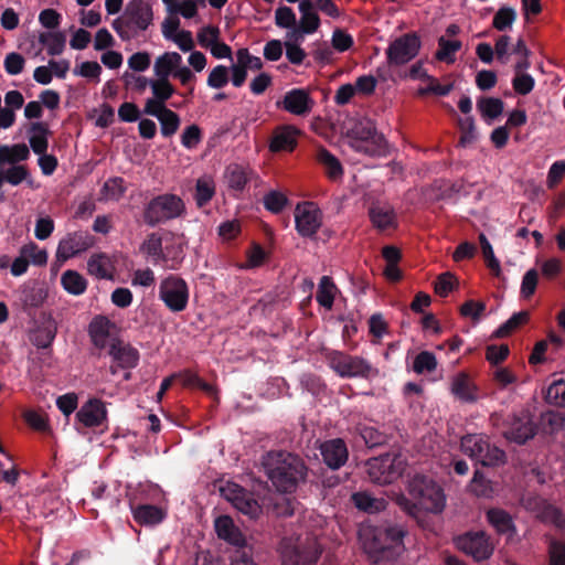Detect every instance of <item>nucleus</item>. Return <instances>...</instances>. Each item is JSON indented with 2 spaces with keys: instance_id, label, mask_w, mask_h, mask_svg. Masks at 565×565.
I'll return each mask as SVG.
<instances>
[{
  "instance_id": "40",
  "label": "nucleus",
  "mask_w": 565,
  "mask_h": 565,
  "mask_svg": "<svg viewBox=\"0 0 565 565\" xmlns=\"http://www.w3.org/2000/svg\"><path fill=\"white\" fill-rule=\"evenodd\" d=\"M337 287L329 276H322L318 286L316 299L320 306L331 309L334 301Z\"/></svg>"
},
{
  "instance_id": "27",
  "label": "nucleus",
  "mask_w": 565,
  "mask_h": 565,
  "mask_svg": "<svg viewBox=\"0 0 565 565\" xmlns=\"http://www.w3.org/2000/svg\"><path fill=\"white\" fill-rule=\"evenodd\" d=\"M181 64L182 56L179 53L166 52L159 55L153 63L154 76L169 79L170 76H174Z\"/></svg>"
},
{
  "instance_id": "23",
  "label": "nucleus",
  "mask_w": 565,
  "mask_h": 565,
  "mask_svg": "<svg viewBox=\"0 0 565 565\" xmlns=\"http://www.w3.org/2000/svg\"><path fill=\"white\" fill-rule=\"evenodd\" d=\"M370 220L379 231H386L397 226V217L394 209L390 205L373 204L369 210Z\"/></svg>"
},
{
  "instance_id": "30",
  "label": "nucleus",
  "mask_w": 565,
  "mask_h": 565,
  "mask_svg": "<svg viewBox=\"0 0 565 565\" xmlns=\"http://www.w3.org/2000/svg\"><path fill=\"white\" fill-rule=\"evenodd\" d=\"M28 135L30 147L34 153L43 154L46 152L49 147L47 137L50 135V130L46 124L41 121L32 122Z\"/></svg>"
},
{
  "instance_id": "14",
  "label": "nucleus",
  "mask_w": 565,
  "mask_h": 565,
  "mask_svg": "<svg viewBox=\"0 0 565 565\" xmlns=\"http://www.w3.org/2000/svg\"><path fill=\"white\" fill-rule=\"evenodd\" d=\"M107 420V409L105 404L97 398H92L84 403L75 415V429L82 431L83 428H95L104 425Z\"/></svg>"
},
{
  "instance_id": "2",
  "label": "nucleus",
  "mask_w": 565,
  "mask_h": 565,
  "mask_svg": "<svg viewBox=\"0 0 565 565\" xmlns=\"http://www.w3.org/2000/svg\"><path fill=\"white\" fill-rule=\"evenodd\" d=\"M267 478L279 492L291 493L307 477V466L297 455L270 451L263 459Z\"/></svg>"
},
{
  "instance_id": "11",
  "label": "nucleus",
  "mask_w": 565,
  "mask_h": 565,
  "mask_svg": "<svg viewBox=\"0 0 565 565\" xmlns=\"http://www.w3.org/2000/svg\"><path fill=\"white\" fill-rule=\"evenodd\" d=\"M330 367L341 377L367 379L377 374V371L363 358L333 352L329 358Z\"/></svg>"
},
{
  "instance_id": "45",
  "label": "nucleus",
  "mask_w": 565,
  "mask_h": 565,
  "mask_svg": "<svg viewBox=\"0 0 565 565\" xmlns=\"http://www.w3.org/2000/svg\"><path fill=\"white\" fill-rule=\"evenodd\" d=\"M232 505L243 514L248 515L250 519L257 518L262 512V508L258 502L246 490L232 503Z\"/></svg>"
},
{
  "instance_id": "31",
  "label": "nucleus",
  "mask_w": 565,
  "mask_h": 565,
  "mask_svg": "<svg viewBox=\"0 0 565 565\" xmlns=\"http://www.w3.org/2000/svg\"><path fill=\"white\" fill-rule=\"evenodd\" d=\"M352 502L359 510L367 513L381 512L387 507V501L384 498H375L363 491L353 493Z\"/></svg>"
},
{
  "instance_id": "43",
  "label": "nucleus",
  "mask_w": 565,
  "mask_h": 565,
  "mask_svg": "<svg viewBox=\"0 0 565 565\" xmlns=\"http://www.w3.org/2000/svg\"><path fill=\"white\" fill-rule=\"evenodd\" d=\"M232 505L243 514L248 515L250 519L257 518L262 512V508L258 502L246 490L232 503Z\"/></svg>"
},
{
  "instance_id": "46",
  "label": "nucleus",
  "mask_w": 565,
  "mask_h": 565,
  "mask_svg": "<svg viewBox=\"0 0 565 565\" xmlns=\"http://www.w3.org/2000/svg\"><path fill=\"white\" fill-rule=\"evenodd\" d=\"M478 109L486 119L493 120L503 111V102L500 98L484 97L478 100Z\"/></svg>"
},
{
  "instance_id": "1",
  "label": "nucleus",
  "mask_w": 565,
  "mask_h": 565,
  "mask_svg": "<svg viewBox=\"0 0 565 565\" xmlns=\"http://www.w3.org/2000/svg\"><path fill=\"white\" fill-rule=\"evenodd\" d=\"M408 497L393 493L392 499L408 515L416 518L419 512L439 514L446 507L444 489L431 478L416 473L407 480Z\"/></svg>"
},
{
  "instance_id": "13",
  "label": "nucleus",
  "mask_w": 565,
  "mask_h": 565,
  "mask_svg": "<svg viewBox=\"0 0 565 565\" xmlns=\"http://www.w3.org/2000/svg\"><path fill=\"white\" fill-rule=\"evenodd\" d=\"M294 215L296 231L301 237L313 238L322 226L323 213L311 201L298 203Z\"/></svg>"
},
{
  "instance_id": "12",
  "label": "nucleus",
  "mask_w": 565,
  "mask_h": 565,
  "mask_svg": "<svg viewBox=\"0 0 565 565\" xmlns=\"http://www.w3.org/2000/svg\"><path fill=\"white\" fill-rule=\"evenodd\" d=\"M420 46V39L415 32L403 34L387 46L385 51L387 63L393 66L404 65L418 55Z\"/></svg>"
},
{
  "instance_id": "34",
  "label": "nucleus",
  "mask_w": 565,
  "mask_h": 565,
  "mask_svg": "<svg viewBox=\"0 0 565 565\" xmlns=\"http://www.w3.org/2000/svg\"><path fill=\"white\" fill-rule=\"evenodd\" d=\"M316 160L324 168L326 174L331 180H338L343 174L340 161L326 148L317 150Z\"/></svg>"
},
{
  "instance_id": "51",
  "label": "nucleus",
  "mask_w": 565,
  "mask_h": 565,
  "mask_svg": "<svg viewBox=\"0 0 565 565\" xmlns=\"http://www.w3.org/2000/svg\"><path fill=\"white\" fill-rule=\"evenodd\" d=\"M545 399L552 405L565 407V380L554 381L546 390Z\"/></svg>"
},
{
  "instance_id": "47",
  "label": "nucleus",
  "mask_w": 565,
  "mask_h": 565,
  "mask_svg": "<svg viewBox=\"0 0 565 565\" xmlns=\"http://www.w3.org/2000/svg\"><path fill=\"white\" fill-rule=\"evenodd\" d=\"M541 504L542 507L539 512V518L558 529H565V516L562 511L554 505L545 503L544 501H541Z\"/></svg>"
},
{
  "instance_id": "53",
  "label": "nucleus",
  "mask_w": 565,
  "mask_h": 565,
  "mask_svg": "<svg viewBox=\"0 0 565 565\" xmlns=\"http://www.w3.org/2000/svg\"><path fill=\"white\" fill-rule=\"evenodd\" d=\"M479 242L487 266L498 276L501 271V267L500 262L494 256L492 245L483 233L479 235Z\"/></svg>"
},
{
  "instance_id": "21",
  "label": "nucleus",
  "mask_w": 565,
  "mask_h": 565,
  "mask_svg": "<svg viewBox=\"0 0 565 565\" xmlns=\"http://www.w3.org/2000/svg\"><path fill=\"white\" fill-rule=\"evenodd\" d=\"M113 323L108 318L95 317L89 324V335L95 347L99 349L109 348L117 339L110 335Z\"/></svg>"
},
{
  "instance_id": "8",
  "label": "nucleus",
  "mask_w": 565,
  "mask_h": 565,
  "mask_svg": "<svg viewBox=\"0 0 565 565\" xmlns=\"http://www.w3.org/2000/svg\"><path fill=\"white\" fill-rule=\"evenodd\" d=\"M158 297L171 312H181L189 302L188 284L179 276L169 275L160 281Z\"/></svg>"
},
{
  "instance_id": "33",
  "label": "nucleus",
  "mask_w": 565,
  "mask_h": 565,
  "mask_svg": "<svg viewBox=\"0 0 565 565\" xmlns=\"http://www.w3.org/2000/svg\"><path fill=\"white\" fill-rule=\"evenodd\" d=\"M156 117L161 126V134L164 137L174 135L180 126V117L177 113L167 107L158 108L154 114H148Z\"/></svg>"
},
{
  "instance_id": "36",
  "label": "nucleus",
  "mask_w": 565,
  "mask_h": 565,
  "mask_svg": "<svg viewBox=\"0 0 565 565\" xmlns=\"http://www.w3.org/2000/svg\"><path fill=\"white\" fill-rule=\"evenodd\" d=\"M30 151L26 145L17 143L13 146H0V166L24 161L29 158Z\"/></svg>"
},
{
  "instance_id": "50",
  "label": "nucleus",
  "mask_w": 565,
  "mask_h": 565,
  "mask_svg": "<svg viewBox=\"0 0 565 565\" xmlns=\"http://www.w3.org/2000/svg\"><path fill=\"white\" fill-rule=\"evenodd\" d=\"M124 183L125 182L121 178H111L107 180L102 188L103 199L107 201L119 200L126 191Z\"/></svg>"
},
{
  "instance_id": "54",
  "label": "nucleus",
  "mask_w": 565,
  "mask_h": 565,
  "mask_svg": "<svg viewBox=\"0 0 565 565\" xmlns=\"http://www.w3.org/2000/svg\"><path fill=\"white\" fill-rule=\"evenodd\" d=\"M264 206L271 213L281 212L288 203V199L285 194L278 191H270L264 199Z\"/></svg>"
},
{
  "instance_id": "26",
  "label": "nucleus",
  "mask_w": 565,
  "mask_h": 565,
  "mask_svg": "<svg viewBox=\"0 0 565 565\" xmlns=\"http://www.w3.org/2000/svg\"><path fill=\"white\" fill-rule=\"evenodd\" d=\"M254 172L250 168L241 164H230L224 173L225 182L231 190L242 192Z\"/></svg>"
},
{
  "instance_id": "57",
  "label": "nucleus",
  "mask_w": 565,
  "mask_h": 565,
  "mask_svg": "<svg viewBox=\"0 0 565 565\" xmlns=\"http://www.w3.org/2000/svg\"><path fill=\"white\" fill-rule=\"evenodd\" d=\"M236 60L246 71H259L263 67L262 58L252 55L247 49H239L236 52Z\"/></svg>"
},
{
  "instance_id": "59",
  "label": "nucleus",
  "mask_w": 565,
  "mask_h": 565,
  "mask_svg": "<svg viewBox=\"0 0 565 565\" xmlns=\"http://www.w3.org/2000/svg\"><path fill=\"white\" fill-rule=\"evenodd\" d=\"M486 310V303L482 301L468 300L460 307L461 316L479 321Z\"/></svg>"
},
{
  "instance_id": "48",
  "label": "nucleus",
  "mask_w": 565,
  "mask_h": 565,
  "mask_svg": "<svg viewBox=\"0 0 565 565\" xmlns=\"http://www.w3.org/2000/svg\"><path fill=\"white\" fill-rule=\"evenodd\" d=\"M437 367V359L434 353L429 351H422L416 355L413 362V370L417 374L430 373Z\"/></svg>"
},
{
  "instance_id": "39",
  "label": "nucleus",
  "mask_w": 565,
  "mask_h": 565,
  "mask_svg": "<svg viewBox=\"0 0 565 565\" xmlns=\"http://www.w3.org/2000/svg\"><path fill=\"white\" fill-rule=\"evenodd\" d=\"M46 297L47 292L44 288L33 285L23 287L20 299L25 308H39L44 303Z\"/></svg>"
},
{
  "instance_id": "63",
  "label": "nucleus",
  "mask_w": 565,
  "mask_h": 565,
  "mask_svg": "<svg viewBox=\"0 0 565 565\" xmlns=\"http://www.w3.org/2000/svg\"><path fill=\"white\" fill-rule=\"evenodd\" d=\"M537 281H539V273L536 271V269L527 270L524 274L523 279H522L521 295L524 298H530L535 292Z\"/></svg>"
},
{
  "instance_id": "44",
  "label": "nucleus",
  "mask_w": 565,
  "mask_h": 565,
  "mask_svg": "<svg viewBox=\"0 0 565 565\" xmlns=\"http://www.w3.org/2000/svg\"><path fill=\"white\" fill-rule=\"evenodd\" d=\"M232 505L243 514L248 515L250 519L257 518L262 512V508L258 502L246 490L232 503Z\"/></svg>"
},
{
  "instance_id": "38",
  "label": "nucleus",
  "mask_w": 565,
  "mask_h": 565,
  "mask_svg": "<svg viewBox=\"0 0 565 565\" xmlns=\"http://www.w3.org/2000/svg\"><path fill=\"white\" fill-rule=\"evenodd\" d=\"M39 42L46 47L49 55H60L65 49L66 38L62 32H42Z\"/></svg>"
},
{
  "instance_id": "29",
  "label": "nucleus",
  "mask_w": 565,
  "mask_h": 565,
  "mask_svg": "<svg viewBox=\"0 0 565 565\" xmlns=\"http://www.w3.org/2000/svg\"><path fill=\"white\" fill-rule=\"evenodd\" d=\"M134 520L146 526L159 524L164 519L162 509L151 504L130 505Z\"/></svg>"
},
{
  "instance_id": "56",
  "label": "nucleus",
  "mask_w": 565,
  "mask_h": 565,
  "mask_svg": "<svg viewBox=\"0 0 565 565\" xmlns=\"http://www.w3.org/2000/svg\"><path fill=\"white\" fill-rule=\"evenodd\" d=\"M529 319V313L526 311H520L514 313L509 320H507L497 331V337H505L518 327L526 322Z\"/></svg>"
},
{
  "instance_id": "24",
  "label": "nucleus",
  "mask_w": 565,
  "mask_h": 565,
  "mask_svg": "<svg viewBox=\"0 0 565 565\" xmlns=\"http://www.w3.org/2000/svg\"><path fill=\"white\" fill-rule=\"evenodd\" d=\"M298 135L299 130L294 126H284L276 129L270 140V151H292L297 146Z\"/></svg>"
},
{
  "instance_id": "19",
  "label": "nucleus",
  "mask_w": 565,
  "mask_h": 565,
  "mask_svg": "<svg viewBox=\"0 0 565 565\" xmlns=\"http://www.w3.org/2000/svg\"><path fill=\"white\" fill-rule=\"evenodd\" d=\"M315 100L302 88H294L287 92L282 99V108L296 116H307L311 113Z\"/></svg>"
},
{
  "instance_id": "22",
  "label": "nucleus",
  "mask_w": 565,
  "mask_h": 565,
  "mask_svg": "<svg viewBox=\"0 0 565 565\" xmlns=\"http://www.w3.org/2000/svg\"><path fill=\"white\" fill-rule=\"evenodd\" d=\"M108 353L121 369H132L139 361V352L120 340H116L110 344Z\"/></svg>"
},
{
  "instance_id": "6",
  "label": "nucleus",
  "mask_w": 565,
  "mask_h": 565,
  "mask_svg": "<svg viewBox=\"0 0 565 565\" xmlns=\"http://www.w3.org/2000/svg\"><path fill=\"white\" fill-rule=\"evenodd\" d=\"M186 206L181 196L173 193H163L152 198L145 206L143 222L153 227L171 220L183 217Z\"/></svg>"
},
{
  "instance_id": "18",
  "label": "nucleus",
  "mask_w": 565,
  "mask_h": 565,
  "mask_svg": "<svg viewBox=\"0 0 565 565\" xmlns=\"http://www.w3.org/2000/svg\"><path fill=\"white\" fill-rule=\"evenodd\" d=\"M319 449L323 462L333 470L341 468L348 461L349 450L345 441L341 438L326 440Z\"/></svg>"
},
{
  "instance_id": "25",
  "label": "nucleus",
  "mask_w": 565,
  "mask_h": 565,
  "mask_svg": "<svg viewBox=\"0 0 565 565\" xmlns=\"http://www.w3.org/2000/svg\"><path fill=\"white\" fill-rule=\"evenodd\" d=\"M215 531L217 536L232 545L244 546L245 537L241 530L234 524L227 515H221L215 520Z\"/></svg>"
},
{
  "instance_id": "60",
  "label": "nucleus",
  "mask_w": 565,
  "mask_h": 565,
  "mask_svg": "<svg viewBox=\"0 0 565 565\" xmlns=\"http://www.w3.org/2000/svg\"><path fill=\"white\" fill-rule=\"evenodd\" d=\"M196 38L202 47L210 49L220 39V29L214 25L204 26L198 32Z\"/></svg>"
},
{
  "instance_id": "10",
  "label": "nucleus",
  "mask_w": 565,
  "mask_h": 565,
  "mask_svg": "<svg viewBox=\"0 0 565 565\" xmlns=\"http://www.w3.org/2000/svg\"><path fill=\"white\" fill-rule=\"evenodd\" d=\"M385 146V139L377 132L371 120H361L352 129L351 147L369 156L379 153Z\"/></svg>"
},
{
  "instance_id": "35",
  "label": "nucleus",
  "mask_w": 565,
  "mask_h": 565,
  "mask_svg": "<svg viewBox=\"0 0 565 565\" xmlns=\"http://www.w3.org/2000/svg\"><path fill=\"white\" fill-rule=\"evenodd\" d=\"M451 393L463 402H475L477 399L475 386L463 373L454 377L451 382Z\"/></svg>"
},
{
  "instance_id": "41",
  "label": "nucleus",
  "mask_w": 565,
  "mask_h": 565,
  "mask_svg": "<svg viewBox=\"0 0 565 565\" xmlns=\"http://www.w3.org/2000/svg\"><path fill=\"white\" fill-rule=\"evenodd\" d=\"M461 42L458 40H447L445 36L438 39V50L435 57L438 61L451 64L456 60V53L461 49Z\"/></svg>"
},
{
  "instance_id": "58",
  "label": "nucleus",
  "mask_w": 565,
  "mask_h": 565,
  "mask_svg": "<svg viewBox=\"0 0 565 565\" xmlns=\"http://www.w3.org/2000/svg\"><path fill=\"white\" fill-rule=\"evenodd\" d=\"M275 23L282 29L291 28L296 24V14L289 7H278L275 11Z\"/></svg>"
},
{
  "instance_id": "37",
  "label": "nucleus",
  "mask_w": 565,
  "mask_h": 565,
  "mask_svg": "<svg viewBox=\"0 0 565 565\" xmlns=\"http://www.w3.org/2000/svg\"><path fill=\"white\" fill-rule=\"evenodd\" d=\"M61 284L68 294L75 296L84 294L87 288L86 279L75 270L64 271L61 276Z\"/></svg>"
},
{
  "instance_id": "62",
  "label": "nucleus",
  "mask_w": 565,
  "mask_h": 565,
  "mask_svg": "<svg viewBox=\"0 0 565 565\" xmlns=\"http://www.w3.org/2000/svg\"><path fill=\"white\" fill-rule=\"evenodd\" d=\"M534 84V78L527 73L516 74L512 81L514 90L520 95H527L531 93Z\"/></svg>"
},
{
  "instance_id": "17",
  "label": "nucleus",
  "mask_w": 565,
  "mask_h": 565,
  "mask_svg": "<svg viewBox=\"0 0 565 565\" xmlns=\"http://www.w3.org/2000/svg\"><path fill=\"white\" fill-rule=\"evenodd\" d=\"M149 86L153 97L146 100L143 113L154 114L158 108L166 107V102L173 96L175 90L168 78L149 79Z\"/></svg>"
},
{
  "instance_id": "3",
  "label": "nucleus",
  "mask_w": 565,
  "mask_h": 565,
  "mask_svg": "<svg viewBox=\"0 0 565 565\" xmlns=\"http://www.w3.org/2000/svg\"><path fill=\"white\" fill-rule=\"evenodd\" d=\"M278 552L282 565H316L321 548L313 535L305 533L282 537Z\"/></svg>"
},
{
  "instance_id": "4",
  "label": "nucleus",
  "mask_w": 565,
  "mask_h": 565,
  "mask_svg": "<svg viewBox=\"0 0 565 565\" xmlns=\"http://www.w3.org/2000/svg\"><path fill=\"white\" fill-rule=\"evenodd\" d=\"M405 531L402 526L390 525L385 529L363 527L359 531L364 551L374 562H379L391 553V550L402 545Z\"/></svg>"
},
{
  "instance_id": "9",
  "label": "nucleus",
  "mask_w": 565,
  "mask_h": 565,
  "mask_svg": "<svg viewBox=\"0 0 565 565\" xmlns=\"http://www.w3.org/2000/svg\"><path fill=\"white\" fill-rule=\"evenodd\" d=\"M367 475L372 482L388 484L399 478L404 471V460L398 456L384 455L366 462Z\"/></svg>"
},
{
  "instance_id": "16",
  "label": "nucleus",
  "mask_w": 565,
  "mask_h": 565,
  "mask_svg": "<svg viewBox=\"0 0 565 565\" xmlns=\"http://www.w3.org/2000/svg\"><path fill=\"white\" fill-rule=\"evenodd\" d=\"M456 545L476 561L487 559L493 552V546L483 532L466 533L456 539Z\"/></svg>"
},
{
  "instance_id": "61",
  "label": "nucleus",
  "mask_w": 565,
  "mask_h": 565,
  "mask_svg": "<svg viewBox=\"0 0 565 565\" xmlns=\"http://www.w3.org/2000/svg\"><path fill=\"white\" fill-rule=\"evenodd\" d=\"M24 57L15 52L7 54L3 63L6 72L10 75L20 74L24 68Z\"/></svg>"
},
{
  "instance_id": "15",
  "label": "nucleus",
  "mask_w": 565,
  "mask_h": 565,
  "mask_svg": "<svg viewBox=\"0 0 565 565\" xmlns=\"http://www.w3.org/2000/svg\"><path fill=\"white\" fill-rule=\"evenodd\" d=\"M94 244V236L87 232L77 231L68 233L57 245L56 258L60 262H65L83 252H86Z\"/></svg>"
},
{
  "instance_id": "7",
  "label": "nucleus",
  "mask_w": 565,
  "mask_h": 565,
  "mask_svg": "<svg viewBox=\"0 0 565 565\" xmlns=\"http://www.w3.org/2000/svg\"><path fill=\"white\" fill-rule=\"evenodd\" d=\"M461 450L471 459L486 467H494L505 461L503 450L489 443L481 434H468L461 438Z\"/></svg>"
},
{
  "instance_id": "49",
  "label": "nucleus",
  "mask_w": 565,
  "mask_h": 565,
  "mask_svg": "<svg viewBox=\"0 0 565 565\" xmlns=\"http://www.w3.org/2000/svg\"><path fill=\"white\" fill-rule=\"evenodd\" d=\"M516 12L511 7H501L493 17L492 25L498 31H505L512 26Z\"/></svg>"
},
{
  "instance_id": "42",
  "label": "nucleus",
  "mask_w": 565,
  "mask_h": 565,
  "mask_svg": "<svg viewBox=\"0 0 565 565\" xmlns=\"http://www.w3.org/2000/svg\"><path fill=\"white\" fill-rule=\"evenodd\" d=\"M215 194V183L210 177L196 180L194 200L199 207L209 203Z\"/></svg>"
},
{
  "instance_id": "28",
  "label": "nucleus",
  "mask_w": 565,
  "mask_h": 565,
  "mask_svg": "<svg viewBox=\"0 0 565 565\" xmlns=\"http://www.w3.org/2000/svg\"><path fill=\"white\" fill-rule=\"evenodd\" d=\"M87 271L97 279H111L114 264L105 253H95L87 260Z\"/></svg>"
},
{
  "instance_id": "20",
  "label": "nucleus",
  "mask_w": 565,
  "mask_h": 565,
  "mask_svg": "<svg viewBox=\"0 0 565 565\" xmlns=\"http://www.w3.org/2000/svg\"><path fill=\"white\" fill-rule=\"evenodd\" d=\"M535 435V426L527 416L513 417L509 428L504 431L507 439L516 444H524Z\"/></svg>"
},
{
  "instance_id": "52",
  "label": "nucleus",
  "mask_w": 565,
  "mask_h": 565,
  "mask_svg": "<svg viewBox=\"0 0 565 565\" xmlns=\"http://www.w3.org/2000/svg\"><path fill=\"white\" fill-rule=\"evenodd\" d=\"M23 257L36 266H43L47 262V253L45 249L40 248L35 243L30 242L24 244L21 248Z\"/></svg>"
},
{
  "instance_id": "5",
  "label": "nucleus",
  "mask_w": 565,
  "mask_h": 565,
  "mask_svg": "<svg viewBox=\"0 0 565 565\" xmlns=\"http://www.w3.org/2000/svg\"><path fill=\"white\" fill-rule=\"evenodd\" d=\"M152 22V9L143 0H131L124 13L111 23L121 40L128 41L148 29Z\"/></svg>"
},
{
  "instance_id": "32",
  "label": "nucleus",
  "mask_w": 565,
  "mask_h": 565,
  "mask_svg": "<svg viewBox=\"0 0 565 565\" xmlns=\"http://www.w3.org/2000/svg\"><path fill=\"white\" fill-rule=\"evenodd\" d=\"M489 523L499 534L512 536L514 534V524L511 515L501 509H490L487 512Z\"/></svg>"
},
{
  "instance_id": "55",
  "label": "nucleus",
  "mask_w": 565,
  "mask_h": 565,
  "mask_svg": "<svg viewBox=\"0 0 565 565\" xmlns=\"http://www.w3.org/2000/svg\"><path fill=\"white\" fill-rule=\"evenodd\" d=\"M228 83V68L224 65L213 67L207 76L206 84L214 89L223 88Z\"/></svg>"
},
{
  "instance_id": "64",
  "label": "nucleus",
  "mask_w": 565,
  "mask_h": 565,
  "mask_svg": "<svg viewBox=\"0 0 565 565\" xmlns=\"http://www.w3.org/2000/svg\"><path fill=\"white\" fill-rule=\"evenodd\" d=\"M550 555L552 565H565V541L552 542Z\"/></svg>"
}]
</instances>
